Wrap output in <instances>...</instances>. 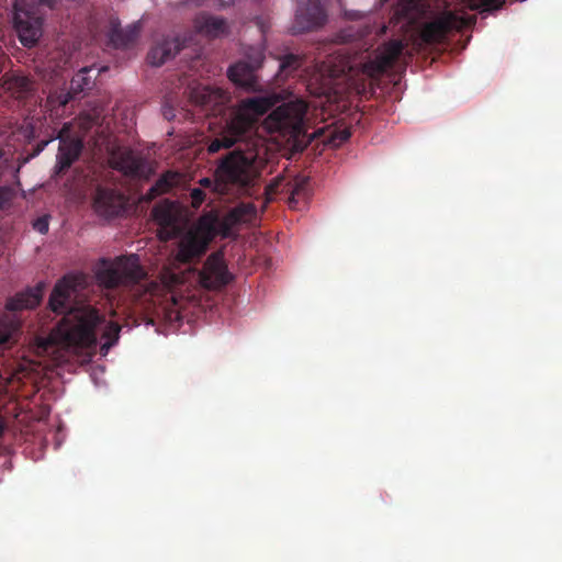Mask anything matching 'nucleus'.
Wrapping results in <instances>:
<instances>
[{"label":"nucleus","instance_id":"obj_1","mask_svg":"<svg viewBox=\"0 0 562 562\" xmlns=\"http://www.w3.org/2000/svg\"><path fill=\"white\" fill-rule=\"evenodd\" d=\"M78 285L77 277L66 276L54 286L48 305L53 312L64 316L52 330L48 342L66 348H90L97 345V331L101 330V337L105 340L101 351L106 355L117 342L121 326L114 322L105 323V318L89 305L72 307L71 301Z\"/></svg>","mask_w":562,"mask_h":562},{"label":"nucleus","instance_id":"obj_2","mask_svg":"<svg viewBox=\"0 0 562 562\" xmlns=\"http://www.w3.org/2000/svg\"><path fill=\"white\" fill-rule=\"evenodd\" d=\"M244 144L246 149L237 147L217 161L215 177L221 195H244L256 186L261 176L266 162L256 150L257 146L252 143Z\"/></svg>","mask_w":562,"mask_h":562},{"label":"nucleus","instance_id":"obj_3","mask_svg":"<svg viewBox=\"0 0 562 562\" xmlns=\"http://www.w3.org/2000/svg\"><path fill=\"white\" fill-rule=\"evenodd\" d=\"M276 95H261L241 100L236 111L225 121L224 126L209 144L210 154L228 149L238 143H252L258 146L256 137L258 119L270 111L277 103Z\"/></svg>","mask_w":562,"mask_h":562},{"label":"nucleus","instance_id":"obj_4","mask_svg":"<svg viewBox=\"0 0 562 562\" xmlns=\"http://www.w3.org/2000/svg\"><path fill=\"white\" fill-rule=\"evenodd\" d=\"M98 284L104 289L130 286L146 277L137 255L120 256L115 259L101 258L94 267Z\"/></svg>","mask_w":562,"mask_h":562},{"label":"nucleus","instance_id":"obj_5","mask_svg":"<svg viewBox=\"0 0 562 562\" xmlns=\"http://www.w3.org/2000/svg\"><path fill=\"white\" fill-rule=\"evenodd\" d=\"M213 220L200 216L196 226L180 235L175 254V260L179 263H190L202 257L209 244L212 241Z\"/></svg>","mask_w":562,"mask_h":562},{"label":"nucleus","instance_id":"obj_6","mask_svg":"<svg viewBox=\"0 0 562 562\" xmlns=\"http://www.w3.org/2000/svg\"><path fill=\"white\" fill-rule=\"evenodd\" d=\"M306 112L307 105L304 101L289 102L276 108L269 119L277 122L278 128L286 130L299 137L306 132Z\"/></svg>","mask_w":562,"mask_h":562},{"label":"nucleus","instance_id":"obj_7","mask_svg":"<svg viewBox=\"0 0 562 562\" xmlns=\"http://www.w3.org/2000/svg\"><path fill=\"white\" fill-rule=\"evenodd\" d=\"M465 20L452 11H443L436 19L424 24L420 38L426 44H440L452 31L464 27Z\"/></svg>","mask_w":562,"mask_h":562},{"label":"nucleus","instance_id":"obj_8","mask_svg":"<svg viewBox=\"0 0 562 562\" xmlns=\"http://www.w3.org/2000/svg\"><path fill=\"white\" fill-rule=\"evenodd\" d=\"M90 68H81L71 79L69 89L56 88L50 90L47 100L46 108L49 111L58 112L59 108H65L71 100L78 98L85 89L90 87L91 78L88 76Z\"/></svg>","mask_w":562,"mask_h":562},{"label":"nucleus","instance_id":"obj_9","mask_svg":"<svg viewBox=\"0 0 562 562\" xmlns=\"http://www.w3.org/2000/svg\"><path fill=\"white\" fill-rule=\"evenodd\" d=\"M153 220L158 225V237L164 240H170L181 234L182 227L178 207L175 202L164 200L151 210Z\"/></svg>","mask_w":562,"mask_h":562},{"label":"nucleus","instance_id":"obj_10","mask_svg":"<svg viewBox=\"0 0 562 562\" xmlns=\"http://www.w3.org/2000/svg\"><path fill=\"white\" fill-rule=\"evenodd\" d=\"M404 43L401 40H392L385 43L374 58L369 59L362 66V71L370 78H378L393 68L403 53Z\"/></svg>","mask_w":562,"mask_h":562},{"label":"nucleus","instance_id":"obj_11","mask_svg":"<svg viewBox=\"0 0 562 562\" xmlns=\"http://www.w3.org/2000/svg\"><path fill=\"white\" fill-rule=\"evenodd\" d=\"M14 29L20 42L25 47L34 46L42 35L43 19L33 11L24 10L19 3L14 4Z\"/></svg>","mask_w":562,"mask_h":562},{"label":"nucleus","instance_id":"obj_12","mask_svg":"<svg viewBox=\"0 0 562 562\" xmlns=\"http://www.w3.org/2000/svg\"><path fill=\"white\" fill-rule=\"evenodd\" d=\"M297 9L293 30L304 33L323 26L327 22V13L319 0H297Z\"/></svg>","mask_w":562,"mask_h":562},{"label":"nucleus","instance_id":"obj_13","mask_svg":"<svg viewBox=\"0 0 562 562\" xmlns=\"http://www.w3.org/2000/svg\"><path fill=\"white\" fill-rule=\"evenodd\" d=\"M232 280L223 256L218 252L210 255L199 271V283L206 290L222 289Z\"/></svg>","mask_w":562,"mask_h":562},{"label":"nucleus","instance_id":"obj_14","mask_svg":"<svg viewBox=\"0 0 562 562\" xmlns=\"http://www.w3.org/2000/svg\"><path fill=\"white\" fill-rule=\"evenodd\" d=\"M71 125L65 123L57 134L50 138L59 140L56 169L58 173L65 172L79 158L83 143L81 139L70 136Z\"/></svg>","mask_w":562,"mask_h":562},{"label":"nucleus","instance_id":"obj_15","mask_svg":"<svg viewBox=\"0 0 562 562\" xmlns=\"http://www.w3.org/2000/svg\"><path fill=\"white\" fill-rule=\"evenodd\" d=\"M111 166L132 178H148L149 168L146 160L135 154L132 149L119 148L112 153Z\"/></svg>","mask_w":562,"mask_h":562},{"label":"nucleus","instance_id":"obj_16","mask_svg":"<svg viewBox=\"0 0 562 562\" xmlns=\"http://www.w3.org/2000/svg\"><path fill=\"white\" fill-rule=\"evenodd\" d=\"M92 205L97 214L111 218L123 213L125 198L114 189L100 186L95 189Z\"/></svg>","mask_w":562,"mask_h":562},{"label":"nucleus","instance_id":"obj_17","mask_svg":"<svg viewBox=\"0 0 562 562\" xmlns=\"http://www.w3.org/2000/svg\"><path fill=\"white\" fill-rule=\"evenodd\" d=\"M191 101L206 112L216 113L227 101L226 93L220 88L200 86L194 88L190 94Z\"/></svg>","mask_w":562,"mask_h":562},{"label":"nucleus","instance_id":"obj_18","mask_svg":"<svg viewBox=\"0 0 562 562\" xmlns=\"http://www.w3.org/2000/svg\"><path fill=\"white\" fill-rule=\"evenodd\" d=\"M229 80L246 91H258L259 82L256 76V68L246 63L238 61L231 66L227 70Z\"/></svg>","mask_w":562,"mask_h":562},{"label":"nucleus","instance_id":"obj_19","mask_svg":"<svg viewBox=\"0 0 562 562\" xmlns=\"http://www.w3.org/2000/svg\"><path fill=\"white\" fill-rule=\"evenodd\" d=\"M183 47L179 37H165L156 43L148 53V61L150 65L159 67L170 58L175 57Z\"/></svg>","mask_w":562,"mask_h":562},{"label":"nucleus","instance_id":"obj_20","mask_svg":"<svg viewBox=\"0 0 562 562\" xmlns=\"http://www.w3.org/2000/svg\"><path fill=\"white\" fill-rule=\"evenodd\" d=\"M138 35L139 26L137 24L122 29L117 21L112 20L108 33L109 45L116 49L130 48L136 43Z\"/></svg>","mask_w":562,"mask_h":562},{"label":"nucleus","instance_id":"obj_21","mask_svg":"<svg viewBox=\"0 0 562 562\" xmlns=\"http://www.w3.org/2000/svg\"><path fill=\"white\" fill-rule=\"evenodd\" d=\"M2 87L11 97L23 100L34 91V82L18 71L5 72L2 76Z\"/></svg>","mask_w":562,"mask_h":562},{"label":"nucleus","instance_id":"obj_22","mask_svg":"<svg viewBox=\"0 0 562 562\" xmlns=\"http://www.w3.org/2000/svg\"><path fill=\"white\" fill-rule=\"evenodd\" d=\"M194 26L199 33L211 38L221 37L228 33V25L225 19L206 13L195 18Z\"/></svg>","mask_w":562,"mask_h":562},{"label":"nucleus","instance_id":"obj_23","mask_svg":"<svg viewBox=\"0 0 562 562\" xmlns=\"http://www.w3.org/2000/svg\"><path fill=\"white\" fill-rule=\"evenodd\" d=\"M43 285L27 289L24 292L16 293L7 301L5 307L9 311L18 312L22 310L35 308L42 301Z\"/></svg>","mask_w":562,"mask_h":562},{"label":"nucleus","instance_id":"obj_24","mask_svg":"<svg viewBox=\"0 0 562 562\" xmlns=\"http://www.w3.org/2000/svg\"><path fill=\"white\" fill-rule=\"evenodd\" d=\"M236 211L229 210L224 216H220L217 211H210L201 215L213 220L212 240L217 235H221L223 237H228L231 235L232 228L240 223L236 217Z\"/></svg>","mask_w":562,"mask_h":562},{"label":"nucleus","instance_id":"obj_25","mask_svg":"<svg viewBox=\"0 0 562 562\" xmlns=\"http://www.w3.org/2000/svg\"><path fill=\"white\" fill-rule=\"evenodd\" d=\"M178 182V173L168 171L160 176L157 181L149 188V190L143 195V200L150 202L161 194L167 193Z\"/></svg>","mask_w":562,"mask_h":562},{"label":"nucleus","instance_id":"obj_26","mask_svg":"<svg viewBox=\"0 0 562 562\" xmlns=\"http://www.w3.org/2000/svg\"><path fill=\"white\" fill-rule=\"evenodd\" d=\"M289 204L294 207L301 200H306L310 194V181L305 176L294 178L288 183Z\"/></svg>","mask_w":562,"mask_h":562},{"label":"nucleus","instance_id":"obj_27","mask_svg":"<svg viewBox=\"0 0 562 562\" xmlns=\"http://www.w3.org/2000/svg\"><path fill=\"white\" fill-rule=\"evenodd\" d=\"M19 323L0 317V345L5 344L19 329Z\"/></svg>","mask_w":562,"mask_h":562},{"label":"nucleus","instance_id":"obj_28","mask_svg":"<svg viewBox=\"0 0 562 562\" xmlns=\"http://www.w3.org/2000/svg\"><path fill=\"white\" fill-rule=\"evenodd\" d=\"M231 211H236V217L240 223L249 222L256 214V209L250 203H240Z\"/></svg>","mask_w":562,"mask_h":562},{"label":"nucleus","instance_id":"obj_29","mask_svg":"<svg viewBox=\"0 0 562 562\" xmlns=\"http://www.w3.org/2000/svg\"><path fill=\"white\" fill-rule=\"evenodd\" d=\"M301 66V58L293 54L285 55L280 63V70L286 76L292 74Z\"/></svg>","mask_w":562,"mask_h":562},{"label":"nucleus","instance_id":"obj_30","mask_svg":"<svg viewBox=\"0 0 562 562\" xmlns=\"http://www.w3.org/2000/svg\"><path fill=\"white\" fill-rule=\"evenodd\" d=\"M468 2L472 10L481 9L482 11L497 10L503 5L502 0H468Z\"/></svg>","mask_w":562,"mask_h":562},{"label":"nucleus","instance_id":"obj_31","mask_svg":"<svg viewBox=\"0 0 562 562\" xmlns=\"http://www.w3.org/2000/svg\"><path fill=\"white\" fill-rule=\"evenodd\" d=\"M15 196V191L9 186L0 187V211H4L11 206Z\"/></svg>","mask_w":562,"mask_h":562},{"label":"nucleus","instance_id":"obj_32","mask_svg":"<svg viewBox=\"0 0 562 562\" xmlns=\"http://www.w3.org/2000/svg\"><path fill=\"white\" fill-rule=\"evenodd\" d=\"M206 200V193L202 188H193L190 191V204L193 209H199Z\"/></svg>","mask_w":562,"mask_h":562},{"label":"nucleus","instance_id":"obj_33","mask_svg":"<svg viewBox=\"0 0 562 562\" xmlns=\"http://www.w3.org/2000/svg\"><path fill=\"white\" fill-rule=\"evenodd\" d=\"M199 184L202 187V189H209L211 192L213 193H217V194H221L220 193V190L216 188V177L214 176V179H211V178H202L200 181H199Z\"/></svg>","mask_w":562,"mask_h":562},{"label":"nucleus","instance_id":"obj_34","mask_svg":"<svg viewBox=\"0 0 562 562\" xmlns=\"http://www.w3.org/2000/svg\"><path fill=\"white\" fill-rule=\"evenodd\" d=\"M33 228L41 234H46L48 232V218L46 216L36 218Z\"/></svg>","mask_w":562,"mask_h":562},{"label":"nucleus","instance_id":"obj_35","mask_svg":"<svg viewBox=\"0 0 562 562\" xmlns=\"http://www.w3.org/2000/svg\"><path fill=\"white\" fill-rule=\"evenodd\" d=\"M350 68L347 67V66H342L340 69L338 70H331V74L330 76L333 77H339L340 75H345L347 70H349Z\"/></svg>","mask_w":562,"mask_h":562},{"label":"nucleus","instance_id":"obj_36","mask_svg":"<svg viewBox=\"0 0 562 562\" xmlns=\"http://www.w3.org/2000/svg\"><path fill=\"white\" fill-rule=\"evenodd\" d=\"M350 137V132L344 130L339 133V143L346 142Z\"/></svg>","mask_w":562,"mask_h":562},{"label":"nucleus","instance_id":"obj_37","mask_svg":"<svg viewBox=\"0 0 562 562\" xmlns=\"http://www.w3.org/2000/svg\"><path fill=\"white\" fill-rule=\"evenodd\" d=\"M58 0H41L42 3L48 5L49 8H53Z\"/></svg>","mask_w":562,"mask_h":562},{"label":"nucleus","instance_id":"obj_38","mask_svg":"<svg viewBox=\"0 0 562 562\" xmlns=\"http://www.w3.org/2000/svg\"><path fill=\"white\" fill-rule=\"evenodd\" d=\"M5 160L3 159V155L0 154V176L2 175V169L4 168Z\"/></svg>","mask_w":562,"mask_h":562},{"label":"nucleus","instance_id":"obj_39","mask_svg":"<svg viewBox=\"0 0 562 562\" xmlns=\"http://www.w3.org/2000/svg\"><path fill=\"white\" fill-rule=\"evenodd\" d=\"M164 114H165V116H166L167 119H169V120L173 116V114L171 113V111H167V110H165Z\"/></svg>","mask_w":562,"mask_h":562},{"label":"nucleus","instance_id":"obj_40","mask_svg":"<svg viewBox=\"0 0 562 562\" xmlns=\"http://www.w3.org/2000/svg\"><path fill=\"white\" fill-rule=\"evenodd\" d=\"M49 140H46L43 143V147H45L48 144Z\"/></svg>","mask_w":562,"mask_h":562}]
</instances>
